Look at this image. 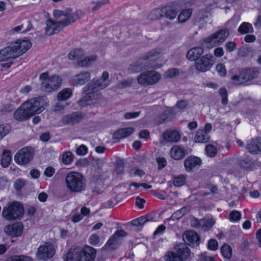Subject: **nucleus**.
Segmentation results:
<instances>
[{"label":"nucleus","mask_w":261,"mask_h":261,"mask_svg":"<svg viewBox=\"0 0 261 261\" xmlns=\"http://www.w3.org/2000/svg\"><path fill=\"white\" fill-rule=\"evenodd\" d=\"M109 73L104 71L100 79L92 80L84 88V91L86 93L78 101L79 105L81 107H84L87 105H96L99 103L102 100V94L99 91L109 85Z\"/></svg>","instance_id":"obj_1"},{"label":"nucleus","mask_w":261,"mask_h":261,"mask_svg":"<svg viewBox=\"0 0 261 261\" xmlns=\"http://www.w3.org/2000/svg\"><path fill=\"white\" fill-rule=\"evenodd\" d=\"M31 46V42L28 40L18 39L10 43L7 47L0 50V63L21 56Z\"/></svg>","instance_id":"obj_2"},{"label":"nucleus","mask_w":261,"mask_h":261,"mask_svg":"<svg viewBox=\"0 0 261 261\" xmlns=\"http://www.w3.org/2000/svg\"><path fill=\"white\" fill-rule=\"evenodd\" d=\"M96 254V250L89 246L83 249L79 247L71 248L67 252L65 261H94Z\"/></svg>","instance_id":"obj_3"},{"label":"nucleus","mask_w":261,"mask_h":261,"mask_svg":"<svg viewBox=\"0 0 261 261\" xmlns=\"http://www.w3.org/2000/svg\"><path fill=\"white\" fill-rule=\"evenodd\" d=\"M39 79L41 81V88L45 92L50 93L58 89L62 85V79L57 74L49 76L47 72L41 73Z\"/></svg>","instance_id":"obj_4"},{"label":"nucleus","mask_w":261,"mask_h":261,"mask_svg":"<svg viewBox=\"0 0 261 261\" xmlns=\"http://www.w3.org/2000/svg\"><path fill=\"white\" fill-rule=\"evenodd\" d=\"M66 185L71 193H81L86 188L83 176L78 172L69 173L66 177Z\"/></svg>","instance_id":"obj_5"},{"label":"nucleus","mask_w":261,"mask_h":261,"mask_svg":"<svg viewBox=\"0 0 261 261\" xmlns=\"http://www.w3.org/2000/svg\"><path fill=\"white\" fill-rule=\"evenodd\" d=\"M24 214L23 206L21 203L14 201L4 207L2 216L7 220H15L21 218Z\"/></svg>","instance_id":"obj_6"},{"label":"nucleus","mask_w":261,"mask_h":261,"mask_svg":"<svg viewBox=\"0 0 261 261\" xmlns=\"http://www.w3.org/2000/svg\"><path fill=\"white\" fill-rule=\"evenodd\" d=\"M175 249L176 252L168 251L165 254V261H184L190 256V249L185 244L177 245Z\"/></svg>","instance_id":"obj_7"},{"label":"nucleus","mask_w":261,"mask_h":261,"mask_svg":"<svg viewBox=\"0 0 261 261\" xmlns=\"http://www.w3.org/2000/svg\"><path fill=\"white\" fill-rule=\"evenodd\" d=\"M229 34V32L226 29L219 30L205 38L203 43L209 48L219 46L225 41Z\"/></svg>","instance_id":"obj_8"},{"label":"nucleus","mask_w":261,"mask_h":261,"mask_svg":"<svg viewBox=\"0 0 261 261\" xmlns=\"http://www.w3.org/2000/svg\"><path fill=\"white\" fill-rule=\"evenodd\" d=\"M84 15V13L82 10H77L75 13H72L70 9H67L65 11L55 10L54 11V16L57 19L64 17L63 24L64 25H69L74 22L76 19H80Z\"/></svg>","instance_id":"obj_9"},{"label":"nucleus","mask_w":261,"mask_h":261,"mask_svg":"<svg viewBox=\"0 0 261 261\" xmlns=\"http://www.w3.org/2000/svg\"><path fill=\"white\" fill-rule=\"evenodd\" d=\"M29 111L32 115L35 114H39L48 106V100L45 96H39L37 98H32L25 102Z\"/></svg>","instance_id":"obj_10"},{"label":"nucleus","mask_w":261,"mask_h":261,"mask_svg":"<svg viewBox=\"0 0 261 261\" xmlns=\"http://www.w3.org/2000/svg\"><path fill=\"white\" fill-rule=\"evenodd\" d=\"M161 78V75L156 71H148L140 74L137 77V81L140 85L150 86L156 84Z\"/></svg>","instance_id":"obj_11"},{"label":"nucleus","mask_w":261,"mask_h":261,"mask_svg":"<svg viewBox=\"0 0 261 261\" xmlns=\"http://www.w3.org/2000/svg\"><path fill=\"white\" fill-rule=\"evenodd\" d=\"M127 233L123 230H118L112 236L105 244L104 249L112 250L116 249L121 244V239L126 237Z\"/></svg>","instance_id":"obj_12"},{"label":"nucleus","mask_w":261,"mask_h":261,"mask_svg":"<svg viewBox=\"0 0 261 261\" xmlns=\"http://www.w3.org/2000/svg\"><path fill=\"white\" fill-rule=\"evenodd\" d=\"M33 156V149L30 147H26L22 148L15 154L14 160L19 164L24 165L29 163Z\"/></svg>","instance_id":"obj_13"},{"label":"nucleus","mask_w":261,"mask_h":261,"mask_svg":"<svg viewBox=\"0 0 261 261\" xmlns=\"http://www.w3.org/2000/svg\"><path fill=\"white\" fill-rule=\"evenodd\" d=\"M214 65L213 56L205 55L196 61L195 67L199 72H205L210 70Z\"/></svg>","instance_id":"obj_14"},{"label":"nucleus","mask_w":261,"mask_h":261,"mask_svg":"<svg viewBox=\"0 0 261 261\" xmlns=\"http://www.w3.org/2000/svg\"><path fill=\"white\" fill-rule=\"evenodd\" d=\"M61 20L59 21L55 22L51 19H47L46 21V27L45 28V33L48 36L58 33L64 27L67 25L63 24L64 17L60 18Z\"/></svg>","instance_id":"obj_15"},{"label":"nucleus","mask_w":261,"mask_h":261,"mask_svg":"<svg viewBox=\"0 0 261 261\" xmlns=\"http://www.w3.org/2000/svg\"><path fill=\"white\" fill-rule=\"evenodd\" d=\"M55 253L53 245L49 243H46L40 246L38 249L37 257L41 260H46L52 257Z\"/></svg>","instance_id":"obj_16"},{"label":"nucleus","mask_w":261,"mask_h":261,"mask_svg":"<svg viewBox=\"0 0 261 261\" xmlns=\"http://www.w3.org/2000/svg\"><path fill=\"white\" fill-rule=\"evenodd\" d=\"M150 68H156V66L154 65L146 64V63L140 58L129 65L128 71L130 73H135Z\"/></svg>","instance_id":"obj_17"},{"label":"nucleus","mask_w":261,"mask_h":261,"mask_svg":"<svg viewBox=\"0 0 261 261\" xmlns=\"http://www.w3.org/2000/svg\"><path fill=\"white\" fill-rule=\"evenodd\" d=\"M184 241L193 247L198 246L200 243V238L193 230L186 231L182 235Z\"/></svg>","instance_id":"obj_18"},{"label":"nucleus","mask_w":261,"mask_h":261,"mask_svg":"<svg viewBox=\"0 0 261 261\" xmlns=\"http://www.w3.org/2000/svg\"><path fill=\"white\" fill-rule=\"evenodd\" d=\"M32 116L25 102H24L14 113V118L19 121L27 120Z\"/></svg>","instance_id":"obj_19"},{"label":"nucleus","mask_w":261,"mask_h":261,"mask_svg":"<svg viewBox=\"0 0 261 261\" xmlns=\"http://www.w3.org/2000/svg\"><path fill=\"white\" fill-rule=\"evenodd\" d=\"M179 11L177 6L175 5L163 7L162 8L163 18L165 17L172 21L176 18Z\"/></svg>","instance_id":"obj_20"},{"label":"nucleus","mask_w":261,"mask_h":261,"mask_svg":"<svg viewBox=\"0 0 261 261\" xmlns=\"http://www.w3.org/2000/svg\"><path fill=\"white\" fill-rule=\"evenodd\" d=\"M83 118L82 114L79 112H73L64 116L61 120L62 123L65 125H73L80 122Z\"/></svg>","instance_id":"obj_21"},{"label":"nucleus","mask_w":261,"mask_h":261,"mask_svg":"<svg viewBox=\"0 0 261 261\" xmlns=\"http://www.w3.org/2000/svg\"><path fill=\"white\" fill-rule=\"evenodd\" d=\"M23 226L21 223H15L7 225L4 228L5 232L13 237L20 236L22 232Z\"/></svg>","instance_id":"obj_22"},{"label":"nucleus","mask_w":261,"mask_h":261,"mask_svg":"<svg viewBox=\"0 0 261 261\" xmlns=\"http://www.w3.org/2000/svg\"><path fill=\"white\" fill-rule=\"evenodd\" d=\"M201 164V159L197 156H188L184 161V167L187 172H190L195 168L198 167Z\"/></svg>","instance_id":"obj_23"},{"label":"nucleus","mask_w":261,"mask_h":261,"mask_svg":"<svg viewBox=\"0 0 261 261\" xmlns=\"http://www.w3.org/2000/svg\"><path fill=\"white\" fill-rule=\"evenodd\" d=\"M187 153V151L182 147L175 145L172 147L170 150L171 157L175 160H179L184 158Z\"/></svg>","instance_id":"obj_24"},{"label":"nucleus","mask_w":261,"mask_h":261,"mask_svg":"<svg viewBox=\"0 0 261 261\" xmlns=\"http://www.w3.org/2000/svg\"><path fill=\"white\" fill-rule=\"evenodd\" d=\"M215 224L213 219H201L200 221L195 220L192 223V225L197 228H201L203 231L207 230L212 227Z\"/></svg>","instance_id":"obj_25"},{"label":"nucleus","mask_w":261,"mask_h":261,"mask_svg":"<svg viewBox=\"0 0 261 261\" xmlns=\"http://www.w3.org/2000/svg\"><path fill=\"white\" fill-rule=\"evenodd\" d=\"M91 79V74L88 71H83L73 77V81L75 85H83L88 82Z\"/></svg>","instance_id":"obj_26"},{"label":"nucleus","mask_w":261,"mask_h":261,"mask_svg":"<svg viewBox=\"0 0 261 261\" xmlns=\"http://www.w3.org/2000/svg\"><path fill=\"white\" fill-rule=\"evenodd\" d=\"M204 53V50L201 47H194L189 50L187 54V58L190 61H197Z\"/></svg>","instance_id":"obj_27"},{"label":"nucleus","mask_w":261,"mask_h":261,"mask_svg":"<svg viewBox=\"0 0 261 261\" xmlns=\"http://www.w3.org/2000/svg\"><path fill=\"white\" fill-rule=\"evenodd\" d=\"M258 73L256 69H247L243 70L240 75L244 81H248L256 78Z\"/></svg>","instance_id":"obj_28"},{"label":"nucleus","mask_w":261,"mask_h":261,"mask_svg":"<svg viewBox=\"0 0 261 261\" xmlns=\"http://www.w3.org/2000/svg\"><path fill=\"white\" fill-rule=\"evenodd\" d=\"M163 137L169 142H177L180 139V135L176 130H168L163 134Z\"/></svg>","instance_id":"obj_29"},{"label":"nucleus","mask_w":261,"mask_h":261,"mask_svg":"<svg viewBox=\"0 0 261 261\" xmlns=\"http://www.w3.org/2000/svg\"><path fill=\"white\" fill-rule=\"evenodd\" d=\"M246 148L252 153H257L258 151H261V139L252 140L247 144Z\"/></svg>","instance_id":"obj_30"},{"label":"nucleus","mask_w":261,"mask_h":261,"mask_svg":"<svg viewBox=\"0 0 261 261\" xmlns=\"http://www.w3.org/2000/svg\"><path fill=\"white\" fill-rule=\"evenodd\" d=\"M109 3V0H100L97 2L91 1L87 4L86 9L88 12H94L98 10L102 6Z\"/></svg>","instance_id":"obj_31"},{"label":"nucleus","mask_w":261,"mask_h":261,"mask_svg":"<svg viewBox=\"0 0 261 261\" xmlns=\"http://www.w3.org/2000/svg\"><path fill=\"white\" fill-rule=\"evenodd\" d=\"M134 132L132 127H127L119 129L114 133L113 137L114 139H120L129 136Z\"/></svg>","instance_id":"obj_32"},{"label":"nucleus","mask_w":261,"mask_h":261,"mask_svg":"<svg viewBox=\"0 0 261 261\" xmlns=\"http://www.w3.org/2000/svg\"><path fill=\"white\" fill-rule=\"evenodd\" d=\"M97 59V56L92 55L89 57L81 59L77 61V65L82 67H88L90 66L93 63L96 62Z\"/></svg>","instance_id":"obj_33"},{"label":"nucleus","mask_w":261,"mask_h":261,"mask_svg":"<svg viewBox=\"0 0 261 261\" xmlns=\"http://www.w3.org/2000/svg\"><path fill=\"white\" fill-rule=\"evenodd\" d=\"M174 116V114L172 113V110L167 109L158 117L157 122L159 124L166 123L171 120L172 116L173 117Z\"/></svg>","instance_id":"obj_34"},{"label":"nucleus","mask_w":261,"mask_h":261,"mask_svg":"<svg viewBox=\"0 0 261 261\" xmlns=\"http://www.w3.org/2000/svg\"><path fill=\"white\" fill-rule=\"evenodd\" d=\"M210 139V137L207 133L203 132V130L198 129L194 137V141L197 143H205Z\"/></svg>","instance_id":"obj_35"},{"label":"nucleus","mask_w":261,"mask_h":261,"mask_svg":"<svg viewBox=\"0 0 261 261\" xmlns=\"http://www.w3.org/2000/svg\"><path fill=\"white\" fill-rule=\"evenodd\" d=\"M159 52H158L156 49H152L148 51L146 54L142 56L141 57V58L145 63H146V64L154 65V64L149 63V62L153 60L155 57L159 55ZM154 65L156 67V66L155 64Z\"/></svg>","instance_id":"obj_36"},{"label":"nucleus","mask_w":261,"mask_h":261,"mask_svg":"<svg viewBox=\"0 0 261 261\" xmlns=\"http://www.w3.org/2000/svg\"><path fill=\"white\" fill-rule=\"evenodd\" d=\"M192 13L191 9L182 10L178 15L177 19L179 23H184L187 21L191 17Z\"/></svg>","instance_id":"obj_37"},{"label":"nucleus","mask_w":261,"mask_h":261,"mask_svg":"<svg viewBox=\"0 0 261 261\" xmlns=\"http://www.w3.org/2000/svg\"><path fill=\"white\" fill-rule=\"evenodd\" d=\"M12 160L10 151L4 150L1 159V164L3 167H7Z\"/></svg>","instance_id":"obj_38"},{"label":"nucleus","mask_w":261,"mask_h":261,"mask_svg":"<svg viewBox=\"0 0 261 261\" xmlns=\"http://www.w3.org/2000/svg\"><path fill=\"white\" fill-rule=\"evenodd\" d=\"M238 31L241 34H246L253 33V29L251 24L248 22H243L239 27Z\"/></svg>","instance_id":"obj_39"},{"label":"nucleus","mask_w":261,"mask_h":261,"mask_svg":"<svg viewBox=\"0 0 261 261\" xmlns=\"http://www.w3.org/2000/svg\"><path fill=\"white\" fill-rule=\"evenodd\" d=\"M72 94L70 89L65 88L60 91L57 95V99L59 101H65L69 98Z\"/></svg>","instance_id":"obj_40"},{"label":"nucleus","mask_w":261,"mask_h":261,"mask_svg":"<svg viewBox=\"0 0 261 261\" xmlns=\"http://www.w3.org/2000/svg\"><path fill=\"white\" fill-rule=\"evenodd\" d=\"M163 18L162 8L155 9L150 12L148 15L147 18L149 20L155 21Z\"/></svg>","instance_id":"obj_41"},{"label":"nucleus","mask_w":261,"mask_h":261,"mask_svg":"<svg viewBox=\"0 0 261 261\" xmlns=\"http://www.w3.org/2000/svg\"><path fill=\"white\" fill-rule=\"evenodd\" d=\"M189 211V208L188 207H183L182 208L174 213L172 215L171 217L168 219V220H178L182 217L185 214L187 213Z\"/></svg>","instance_id":"obj_42"},{"label":"nucleus","mask_w":261,"mask_h":261,"mask_svg":"<svg viewBox=\"0 0 261 261\" xmlns=\"http://www.w3.org/2000/svg\"><path fill=\"white\" fill-rule=\"evenodd\" d=\"M149 217H150L148 215L142 216L137 219L133 220L131 222V223L132 225L136 226H142L143 224H144L146 222L151 220V218L150 217V218H149Z\"/></svg>","instance_id":"obj_43"},{"label":"nucleus","mask_w":261,"mask_h":261,"mask_svg":"<svg viewBox=\"0 0 261 261\" xmlns=\"http://www.w3.org/2000/svg\"><path fill=\"white\" fill-rule=\"evenodd\" d=\"M83 55V50L81 49H77L71 51L68 55V58L70 60L76 59L78 61L82 58Z\"/></svg>","instance_id":"obj_44"},{"label":"nucleus","mask_w":261,"mask_h":261,"mask_svg":"<svg viewBox=\"0 0 261 261\" xmlns=\"http://www.w3.org/2000/svg\"><path fill=\"white\" fill-rule=\"evenodd\" d=\"M186 181V176L181 174L174 177L173 180V184L175 187H180L183 186Z\"/></svg>","instance_id":"obj_45"},{"label":"nucleus","mask_w":261,"mask_h":261,"mask_svg":"<svg viewBox=\"0 0 261 261\" xmlns=\"http://www.w3.org/2000/svg\"><path fill=\"white\" fill-rule=\"evenodd\" d=\"M221 251L222 255L225 258H229L231 256V248L228 245L223 244L221 247Z\"/></svg>","instance_id":"obj_46"},{"label":"nucleus","mask_w":261,"mask_h":261,"mask_svg":"<svg viewBox=\"0 0 261 261\" xmlns=\"http://www.w3.org/2000/svg\"><path fill=\"white\" fill-rule=\"evenodd\" d=\"M200 15H196L195 18V24L197 25L199 29L205 28L207 24V19L200 17Z\"/></svg>","instance_id":"obj_47"},{"label":"nucleus","mask_w":261,"mask_h":261,"mask_svg":"<svg viewBox=\"0 0 261 261\" xmlns=\"http://www.w3.org/2000/svg\"><path fill=\"white\" fill-rule=\"evenodd\" d=\"M73 159V155L70 151H67L63 154L62 162L65 165L71 164Z\"/></svg>","instance_id":"obj_48"},{"label":"nucleus","mask_w":261,"mask_h":261,"mask_svg":"<svg viewBox=\"0 0 261 261\" xmlns=\"http://www.w3.org/2000/svg\"><path fill=\"white\" fill-rule=\"evenodd\" d=\"M205 151L206 154L210 157H214L216 155L217 150L213 145L208 144L205 147Z\"/></svg>","instance_id":"obj_49"},{"label":"nucleus","mask_w":261,"mask_h":261,"mask_svg":"<svg viewBox=\"0 0 261 261\" xmlns=\"http://www.w3.org/2000/svg\"><path fill=\"white\" fill-rule=\"evenodd\" d=\"M219 93L222 98V104L226 105L228 103V95L226 89L225 88H221L219 90Z\"/></svg>","instance_id":"obj_50"},{"label":"nucleus","mask_w":261,"mask_h":261,"mask_svg":"<svg viewBox=\"0 0 261 261\" xmlns=\"http://www.w3.org/2000/svg\"><path fill=\"white\" fill-rule=\"evenodd\" d=\"M11 127L7 124H0V140L9 133Z\"/></svg>","instance_id":"obj_51"},{"label":"nucleus","mask_w":261,"mask_h":261,"mask_svg":"<svg viewBox=\"0 0 261 261\" xmlns=\"http://www.w3.org/2000/svg\"><path fill=\"white\" fill-rule=\"evenodd\" d=\"M239 165L243 168L247 169L251 165V160L248 157H244L239 160Z\"/></svg>","instance_id":"obj_52"},{"label":"nucleus","mask_w":261,"mask_h":261,"mask_svg":"<svg viewBox=\"0 0 261 261\" xmlns=\"http://www.w3.org/2000/svg\"><path fill=\"white\" fill-rule=\"evenodd\" d=\"M241 217V213L238 211H233L229 214V220L232 222L239 221Z\"/></svg>","instance_id":"obj_53"},{"label":"nucleus","mask_w":261,"mask_h":261,"mask_svg":"<svg viewBox=\"0 0 261 261\" xmlns=\"http://www.w3.org/2000/svg\"><path fill=\"white\" fill-rule=\"evenodd\" d=\"M210 10L211 9L209 8L206 9H202L199 10L196 15H200V17L207 19L211 16Z\"/></svg>","instance_id":"obj_54"},{"label":"nucleus","mask_w":261,"mask_h":261,"mask_svg":"<svg viewBox=\"0 0 261 261\" xmlns=\"http://www.w3.org/2000/svg\"><path fill=\"white\" fill-rule=\"evenodd\" d=\"M165 76L168 78H173L179 74L178 70L176 68L169 69L165 72Z\"/></svg>","instance_id":"obj_55"},{"label":"nucleus","mask_w":261,"mask_h":261,"mask_svg":"<svg viewBox=\"0 0 261 261\" xmlns=\"http://www.w3.org/2000/svg\"><path fill=\"white\" fill-rule=\"evenodd\" d=\"M207 248L211 250H216L218 248V244L216 240L211 239L208 241Z\"/></svg>","instance_id":"obj_56"},{"label":"nucleus","mask_w":261,"mask_h":261,"mask_svg":"<svg viewBox=\"0 0 261 261\" xmlns=\"http://www.w3.org/2000/svg\"><path fill=\"white\" fill-rule=\"evenodd\" d=\"M216 70L219 74L221 76H224L226 75V70L225 66L221 63L218 64L216 66Z\"/></svg>","instance_id":"obj_57"},{"label":"nucleus","mask_w":261,"mask_h":261,"mask_svg":"<svg viewBox=\"0 0 261 261\" xmlns=\"http://www.w3.org/2000/svg\"><path fill=\"white\" fill-rule=\"evenodd\" d=\"M188 105V101L186 100H181L177 102L175 107L181 110H185Z\"/></svg>","instance_id":"obj_58"},{"label":"nucleus","mask_w":261,"mask_h":261,"mask_svg":"<svg viewBox=\"0 0 261 261\" xmlns=\"http://www.w3.org/2000/svg\"><path fill=\"white\" fill-rule=\"evenodd\" d=\"M152 193L157 198L164 200L166 198V193L165 191H152Z\"/></svg>","instance_id":"obj_59"},{"label":"nucleus","mask_w":261,"mask_h":261,"mask_svg":"<svg viewBox=\"0 0 261 261\" xmlns=\"http://www.w3.org/2000/svg\"><path fill=\"white\" fill-rule=\"evenodd\" d=\"M89 243L93 246L96 245L99 242V237L96 234H92L89 237Z\"/></svg>","instance_id":"obj_60"},{"label":"nucleus","mask_w":261,"mask_h":261,"mask_svg":"<svg viewBox=\"0 0 261 261\" xmlns=\"http://www.w3.org/2000/svg\"><path fill=\"white\" fill-rule=\"evenodd\" d=\"M158 164V169L161 170L164 168L167 165L166 160L164 158H158L156 159Z\"/></svg>","instance_id":"obj_61"},{"label":"nucleus","mask_w":261,"mask_h":261,"mask_svg":"<svg viewBox=\"0 0 261 261\" xmlns=\"http://www.w3.org/2000/svg\"><path fill=\"white\" fill-rule=\"evenodd\" d=\"M14 108L12 104H7L4 105L1 109V112L2 113H7L12 111Z\"/></svg>","instance_id":"obj_62"},{"label":"nucleus","mask_w":261,"mask_h":261,"mask_svg":"<svg viewBox=\"0 0 261 261\" xmlns=\"http://www.w3.org/2000/svg\"><path fill=\"white\" fill-rule=\"evenodd\" d=\"M87 147L84 145H82L77 148L76 153L79 155H83L87 153Z\"/></svg>","instance_id":"obj_63"},{"label":"nucleus","mask_w":261,"mask_h":261,"mask_svg":"<svg viewBox=\"0 0 261 261\" xmlns=\"http://www.w3.org/2000/svg\"><path fill=\"white\" fill-rule=\"evenodd\" d=\"M256 245L261 248V228L257 230L255 233Z\"/></svg>","instance_id":"obj_64"}]
</instances>
